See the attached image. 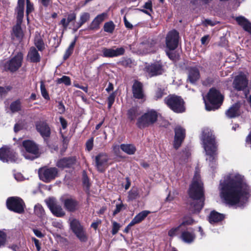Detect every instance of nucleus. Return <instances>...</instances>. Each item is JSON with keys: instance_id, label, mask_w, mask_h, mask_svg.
Wrapping results in <instances>:
<instances>
[{"instance_id": "nucleus-1", "label": "nucleus", "mask_w": 251, "mask_h": 251, "mask_svg": "<svg viewBox=\"0 0 251 251\" xmlns=\"http://www.w3.org/2000/svg\"><path fill=\"white\" fill-rule=\"evenodd\" d=\"M220 197L226 204L242 207L247 203L251 192L244 176L237 172L227 174L219 186Z\"/></svg>"}, {"instance_id": "nucleus-2", "label": "nucleus", "mask_w": 251, "mask_h": 251, "mask_svg": "<svg viewBox=\"0 0 251 251\" xmlns=\"http://www.w3.org/2000/svg\"><path fill=\"white\" fill-rule=\"evenodd\" d=\"M188 194L192 201L190 204V209L193 213L199 212L204 204V194L203 184L198 172H196L191 184L190 186Z\"/></svg>"}, {"instance_id": "nucleus-3", "label": "nucleus", "mask_w": 251, "mask_h": 251, "mask_svg": "<svg viewBox=\"0 0 251 251\" xmlns=\"http://www.w3.org/2000/svg\"><path fill=\"white\" fill-rule=\"evenodd\" d=\"M201 139L207 155L206 160L209 161L211 167L215 164L217 157V146L215 137L211 129L204 127L202 130Z\"/></svg>"}, {"instance_id": "nucleus-4", "label": "nucleus", "mask_w": 251, "mask_h": 251, "mask_svg": "<svg viewBox=\"0 0 251 251\" xmlns=\"http://www.w3.org/2000/svg\"><path fill=\"white\" fill-rule=\"evenodd\" d=\"M178 33L176 30L169 32L166 37V43L169 50L166 51L168 56L172 60H175L178 58V55L174 50L178 45Z\"/></svg>"}, {"instance_id": "nucleus-5", "label": "nucleus", "mask_w": 251, "mask_h": 251, "mask_svg": "<svg viewBox=\"0 0 251 251\" xmlns=\"http://www.w3.org/2000/svg\"><path fill=\"white\" fill-rule=\"evenodd\" d=\"M69 222L71 229L79 241L82 242H86L88 240V236L83 226L81 225L79 221L70 217L69 219Z\"/></svg>"}, {"instance_id": "nucleus-6", "label": "nucleus", "mask_w": 251, "mask_h": 251, "mask_svg": "<svg viewBox=\"0 0 251 251\" xmlns=\"http://www.w3.org/2000/svg\"><path fill=\"white\" fill-rule=\"evenodd\" d=\"M158 117L156 111H147L138 118L136 124L139 128H144L155 123Z\"/></svg>"}, {"instance_id": "nucleus-7", "label": "nucleus", "mask_w": 251, "mask_h": 251, "mask_svg": "<svg viewBox=\"0 0 251 251\" xmlns=\"http://www.w3.org/2000/svg\"><path fill=\"white\" fill-rule=\"evenodd\" d=\"M207 99L213 108L218 109L223 103L224 96L219 91L212 88L209 91Z\"/></svg>"}, {"instance_id": "nucleus-8", "label": "nucleus", "mask_w": 251, "mask_h": 251, "mask_svg": "<svg viewBox=\"0 0 251 251\" xmlns=\"http://www.w3.org/2000/svg\"><path fill=\"white\" fill-rule=\"evenodd\" d=\"M23 146L26 150L24 156L26 159L33 160L39 155L38 146L32 141L25 140L23 141Z\"/></svg>"}, {"instance_id": "nucleus-9", "label": "nucleus", "mask_w": 251, "mask_h": 251, "mask_svg": "<svg viewBox=\"0 0 251 251\" xmlns=\"http://www.w3.org/2000/svg\"><path fill=\"white\" fill-rule=\"evenodd\" d=\"M165 103L172 110H185L184 102L179 96L170 95L164 99Z\"/></svg>"}, {"instance_id": "nucleus-10", "label": "nucleus", "mask_w": 251, "mask_h": 251, "mask_svg": "<svg viewBox=\"0 0 251 251\" xmlns=\"http://www.w3.org/2000/svg\"><path fill=\"white\" fill-rule=\"evenodd\" d=\"M7 208L15 212L22 213L24 211L25 204L23 201L18 197H11L6 201Z\"/></svg>"}, {"instance_id": "nucleus-11", "label": "nucleus", "mask_w": 251, "mask_h": 251, "mask_svg": "<svg viewBox=\"0 0 251 251\" xmlns=\"http://www.w3.org/2000/svg\"><path fill=\"white\" fill-rule=\"evenodd\" d=\"M248 85V79L247 75L240 73L236 75L232 82L233 88L237 91H244Z\"/></svg>"}, {"instance_id": "nucleus-12", "label": "nucleus", "mask_w": 251, "mask_h": 251, "mask_svg": "<svg viewBox=\"0 0 251 251\" xmlns=\"http://www.w3.org/2000/svg\"><path fill=\"white\" fill-rule=\"evenodd\" d=\"M57 170L55 168H43L39 170L40 179L45 182H49L54 179L57 176Z\"/></svg>"}, {"instance_id": "nucleus-13", "label": "nucleus", "mask_w": 251, "mask_h": 251, "mask_svg": "<svg viewBox=\"0 0 251 251\" xmlns=\"http://www.w3.org/2000/svg\"><path fill=\"white\" fill-rule=\"evenodd\" d=\"M24 55L19 52L5 64V67L11 72H15L22 66Z\"/></svg>"}, {"instance_id": "nucleus-14", "label": "nucleus", "mask_w": 251, "mask_h": 251, "mask_svg": "<svg viewBox=\"0 0 251 251\" xmlns=\"http://www.w3.org/2000/svg\"><path fill=\"white\" fill-rule=\"evenodd\" d=\"M0 160L3 162H16L17 160V155L9 148L3 147L0 149Z\"/></svg>"}, {"instance_id": "nucleus-15", "label": "nucleus", "mask_w": 251, "mask_h": 251, "mask_svg": "<svg viewBox=\"0 0 251 251\" xmlns=\"http://www.w3.org/2000/svg\"><path fill=\"white\" fill-rule=\"evenodd\" d=\"M47 205L52 213L58 217H61L65 215L61 206L57 203L56 201L53 198H49L46 200Z\"/></svg>"}, {"instance_id": "nucleus-16", "label": "nucleus", "mask_w": 251, "mask_h": 251, "mask_svg": "<svg viewBox=\"0 0 251 251\" xmlns=\"http://www.w3.org/2000/svg\"><path fill=\"white\" fill-rule=\"evenodd\" d=\"M102 56L104 57L113 58L121 56L125 53V50L123 47L115 48H103Z\"/></svg>"}, {"instance_id": "nucleus-17", "label": "nucleus", "mask_w": 251, "mask_h": 251, "mask_svg": "<svg viewBox=\"0 0 251 251\" xmlns=\"http://www.w3.org/2000/svg\"><path fill=\"white\" fill-rule=\"evenodd\" d=\"M146 71L151 76L161 75L164 70L162 63L157 61L146 67Z\"/></svg>"}, {"instance_id": "nucleus-18", "label": "nucleus", "mask_w": 251, "mask_h": 251, "mask_svg": "<svg viewBox=\"0 0 251 251\" xmlns=\"http://www.w3.org/2000/svg\"><path fill=\"white\" fill-rule=\"evenodd\" d=\"M175 139L174 146L175 149H178L181 145L185 137V130L182 127L178 126L175 128Z\"/></svg>"}, {"instance_id": "nucleus-19", "label": "nucleus", "mask_w": 251, "mask_h": 251, "mask_svg": "<svg viewBox=\"0 0 251 251\" xmlns=\"http://www.w3.org/2000/svg\"><path fill=\"white\" fill-rule=\"evenodd\" d=\"M108 157L105 153H100L95 157L96 167L99 172H103L108 167Z\"/></svg>"}, {"instance_id": "nucleus-20", "label": "nucleus", "mask_w": 251, "mask_h": 251, "mask_svg": "<svg viewBox=\"0 0 251 251\" xmlns=\"http://www.w3.org/2000/svg\"><path fill=\"white\" fill-rule=\"evenodd\" d=\"M132 94L134 98L143 100L145 94L143 91V84L138 81H135L132 87Z\"/></svg>"}, {"instance_id": "nucleus-21", "label": "nucleus", "mask_w": 251, "mask_h": 251, "mask_svg": "<svg viewBox=\"0 0 251 251\" xmlns=\"http://www.w3.org/2000/svg\"><path fill=\"white\" fill-rule=\"evenodd\" d=\"M235 20L238 25L242 27L245 31L251 33V23L247 18L240 16L235 17Z\"/></svg>"}, {"instance_id": "nucleus-22", "label": "nucleus", "mask_w": 251, "mask_h": 251, "mask_svg": "<svg viewBox=\"0 0 251 251\" xmlns=\"http://www.w3.org/2000/svg\"><path fill=\"white\" fill-rule=\"evenodd\" d=\"M36 129L40 133L41 136L44 137H48L50 134V130L48 125L44 122H39L36 124Z\"/></svg>"}, {"instance_id": "nucleus-23", "label": "nucleus", "mask_w": 251, "mask_h": 251, "mask_svg": "<svg viewBox=\"0 0 251 251\" xmlns=\"http://www.w3.org/2000/svg\"><path fill=\"white\" fill-rule=\"evenodd\" d=\"M180 238L184 242L191 243L194 241L195 235L191 229H184L182 231Z\"/></svg>"}, {"instance_id": "nucleus-24", "label": "nucleus", "mask_w": 251, "mask_h": 251, "mask_svg": "<svg viewBox=\"0 0 251 251\" xmlns=\"http://www.w3.org/2000/svg\"><path fill=\"white\" fill-rule=\"evenodd\" d=\"M64 207L70 212L75 211L78 207V202L72 198H67L62 201Z\"/></svg>"}, {"instance_id": "nucleus-25", "label": "nucleus", "mask_w": 251, "mask_h": 251, "mask_svg": "<svg viewBox=\"0 0 251 251\" xmlns=\"http://www.w3.org/2000/svg\"><path fill=\"white\" fill-rule=\"evenodd\" d=\"M107 13L106 12H103L97 15L92 22L90 25V29H95L99 28L100 25L107 18Z\"/></svg>"}, {"instance_id": "nucleus-26", "label": "nucleus", "mask_w": 251, "mask_h": 251, "mask_svg": "<svg viewBox=\"0 0 251 251\" xmlns=\"http://www.w3.org/2000/svg\"><path fill=\"white\" fill-rule=\"evenodd\" d=\"M150 213V211L148 210H144L140 212L137 214L128 224L127 227H130L135 224H138L142 222L149 214Z\"/></svg>"}, {"instance_id": "nucleus-27", "label": "nucleus", "mask_w": 251, "mask_h": 251, "mask_svg": "<svg viewBox=\"0 0 251 251\" xmlns=\"http://www.w3.org/2000/svg\"><path fill=\"white\" fill-rule=\"evenodd\" d=\"M75 157L64 158L60 159L57 163V166L61 168L70 167L75 163Z\"/></svg>"}, {"instance_id": "nucleus-28", "label": "nucleus", "mask_w": 251, "mask_h": 251, "mask_svg": "<svg viewBox=\"0 0 251 251\" xmlns=\"http://www.w3.org/2000/svg\"><path fill=\"white\" fill-rule=\"evenodd\" d=\"M200 78L199 71L196 67L190 68L189 70L188 80L191 83H194Z\"/></svg>"}, {"instance_id": "nucleus-29", "label": "nucleus", "mask_w": 251, "mask_h": 251, "mask_svg": "<svg viewBox=\"0 0 251 251\" xmlns=\"http://www.w3.org/2000/svg\"><path fill=\"white\" fill-rule=\"evenodd\" d=\"M27 58L32 62H38L40 60V55L34 47H31L28 52Z\"/></svg>"}, {"instance_id": "nucleus-30", "label": "nucleus", "mask_w": 251, "mask_h": 251, "mask_svg": "<svg viewBox=\"0 0 251 251\" xmlns=\"http://www.w3.org/2000/svg\"><path fill=\"white\" fill-rule=\"evenodd\" d=\"M24 0H19L18 2V6L16 9L17 13V22L22 23L24 17Z\"/></svg>"}, {"instance_id": "nucleus-31", "label": "nucleus", "mask_w": 251, "mask_h": 251, "mask_svg": "<svg viewBox=\"0 0 251 251\" xmlns=\"http://www.w3.org/2000/svg\"><path fill=\"white\" fill-rule=\"evenodd\" d=\"M76 19V14L75 13H72L67 15V18H63L60 22V25H61L65 29H66L70 23L75 21Z\"/></svg>"}, {"instance_id": "nucleus-32", "label": "nucleus", "mask_w": 251, "mask_h": 251, "mask_svg": "<svg viewBox=\"0 0 251 251\" xmlns=\"http://www.w3.org/2000/svg\"><path fill=\"white\" fill-rule=\"evenodd\" d=\"M224 218L223 214L215 211H212L209 217V221L211 224H214L221 221Z\"/></svg>"}, {"instance_id": "nucleus-33", "label": "nucleus", "mask_w": 251, "mask_h": 251, "mask_svg": "<svg viewBox=\"0 0 251 251\" xmlns=\"http://www.w3.org/2000/svg\"><path fill=\"white\" fill-rule=\"evenodd\" d=\"M121 149L125 152L128 154H133L136 151L135 147L131 144H122Z\"/></svg>"}, {"instance_id": "nucleus-34", "label": "nucleus", "mask_w": 251, "mask_h": 251, "mask_svg": "<svg viewBox=\"0 0 251 251\" xmlns=\"http://www.w3.org/2000/svg\"><path fill=\"white\" fill-rule=\"evenodd\" d=\"M21 23L17 22L16 25L13 28V34L19 39L21 38L23 35L21 27Z\"/></svg>"}, {"instance_id": "nucleus-35", "label": "nucleus", "mask_w": 251, "mask_h": 251, "mask_svg": "<svg viewBox=\"0 0 251 251\" xmlns=\"http://www.w3.org/2000/svg\"><path fill=\"white\" fill-rule=\"evenodd\" d=\"M90 15L89 13L84 12L80 16L79 22L77 23V28L80 27L85 23L87 22L90 19Z\"/></svg>"}, {"instance_id": "nucleus-36", "label": "nucleus", "mask_w": 251, "mask_h": 251, "mask_svg": "<svg viewBox=\"0 0 251 251\" xmlns=\"http://www.w3.org/2000/svg\"><path fill=\"white\" fill-rule=\"evenodd\" d=\"M34 44L39 50L42 51L45 49L44 43L40 36H36Z\"/></svg>"}, {"instance_id": "nucleus-37", "label": "nucleus", "mask_w": 251, "mask_h": 251, "mask_svg": "<svg viewBox=\"0 0 251 251\" xmlns=\"http://www.w3.org/2000/svg\"><path fill=\"white\" fill-rule=\"evenodd\" d=\"M34 213L39 218H43L45 215V211L43 207L38 204L34 206Z\"/></svg>"}, {"instance_id": "nucleus-38", "label": "nucleus", "mask_w": 251, "mask_h": 251, "mask_svg": "<svg viewBox=\"0 0 251 251\" xmlns=\"http://www.w3.org/2000/svg\"><path fill=\"white\" fill-rule=\"evenodd\" d=\"M115 25L112 21H109L104 24L103 26L104 31L108 33H112L115 29Z\"/></svg>"}, {"instance_id": "nucleus-39", "label": "nucleus", "mask_w": 251, "mask_h": 251, "mask_svg": "<svg viewBox=\"0 0 251 251\" xmlns=\"http://www.w3.org/2000/svg\"><path fill=\"white\" fill-rule=\"evenodd\" d=\"M75 44V40L73 41L71 44L70 45L68 48L66 50L65 53L64 55L63 58L64 60L67 59L69 57V56L72 54L74 47Z\"/></svg>"}, {"instance_id": "nucleus-40", "label": "nucleus", "mask_w": 251, "mask_h": 251, "mask_svg": "<svg viewBox=\"0 0 251 251\" xmlns=\"http://www.w3.org/2000/svg\"><path fill=\"white\" fill-rule=\"evenodd\" d=\"M126 208V206L124 205L121 201V199L119 198L118 201L116 204V209L113 212V215H115L120 211Z\"/></svg>"}, {"instance_id": "nucleus-41", "label": "nucleus", "mask_w": 251, "mask_h": 251, "mask_svg": "<svg viewBox=\"0 0 251 251\" xmlns=\"http://www.w3.org/2000/svg\"><path fill=\"white\" fill-rule=\"evenodd\" d=\"M183 230L180 225L176 227H173L171 228L169 231H168V235L170 237H174L176 235L179 231H181L182 233V231Z\"/></svg>"}, {"instance_id": "nucleus-42", "label": "nucleus", "mask_w": 251, "mask_h": 251, "mask_svg": "<svg viewBox=\"0 0 251 251\" xmlns=\"http://www.w3.org/2000/svg\"><path fill=\"white\" fill-rule=\"evenodd\" d=\"M40 90L42 96L46 100H49L50 97L43 81L40 82Z\"/></svg>"}, {"instance_id": "nucleus-43", "label": "nucleus", "mask_w": 251, "mask_h": 251, "mask_svg": "<svg viewBox=\"0 0 251 251\" xmlns=\"http://www.w3.org/2000/svg\"><path fill=\"white\" fill-rule=\"evenodd\" d=\"M58 84L64 83L66 85H70L71 84L70 78L69 76L64 75L61 78L57 80Z\"/></svg>"}, {"instance_id": "nucleus-44", "label": "nucleus", "mask_w": 251, "mask_h": 251, "mask_svg": "<svg viewBox=\"0 0 251 251\" xmlns=\"http://www.w3.org/2000/svg\"><path fill=\"white\" fill-rule=\"evenodd\" d=\"M139 111H128V116L129 119L131 121L137 119L141 116L140 115Z\"/></svg>"}, {"instance_id": "nucleus-45", "label": "nucleus", "mask_w": 251, "mask_h": 251, "mask_svg": "<svg viewBox=\"0 0 251 251\" xmlns=\"http://www.w3.org/2000/svg\"><path fill=\"white\" fill-rule=\"evenodd\" d=\"M178 195V192L176 190H174L173 191L169 192L168 197L166 198V201H173Z\"/></svg>"}, {"instance_id": "nucleus-46", "label": "nucleus", "mask_w": 251, "mask_h": 251, "mask_svg": "<svg viewBox=\"0 0 251 251\" xmlns=\"http://www.w3.org/2000/svg\"><path fill=\"white\" fill-rule=\"evenodd\" d=\"M6 241V234L5 233L0 230V247L4 246Z\"/></svg>"}, {"instance_id": "nucleus-47", "label": "nucleus", "mask_w": 251, "mask_h": 251, "mask_svg": "<svg viewBox=\"0 0 251 251\" xmlns=\"http://www.w3.org/2000/svg\"><path fill=\"white\" fill-rule=\"evenodd\" d=\"M21 103L20 100H16L10 104V110H20Z\"/></svg>"}, {"instance_id": "nucleus-48", "label": "nucleus", "mask_w": 251, "mask_h": 251, "mask_svg": "<svg viewBox=\"0 0 251 251\" xmlns=\"http://www.w3.org/2000/svg\"><path fill=\"white\" fill-rule=\"evenodd\" d=\"M240 111H226V116L230 118H235L240 115Z\"/></svg>"}, {"instance_id": "nucleus-49", "label": "nucleus", "mask_w": 251, "mask_h": 251, "mask_svg": "<svg viewBox=\"0 0 251 251\" xmlns=\"http://www.w3.org/2000/svg\"><path fill=\"white\" fill-rule=\"evenodd\" d=\"M121 226L119 224L116 222H112V234L113 235L116 234L119 231Z\"/></svg>"}, {"instance_id": "nucleus-50", "label": "nucleus", "mask_w": 251, "mask_h": 251, "mask_svg": "<svg viewBox=\"0 0 251 251\" xmlns=\"http://www.w3.org/2000/svg\"><path fill=\"white\" fill-rule=\"evenodd\" d=\"M116 95L115 93L111 94L108 98V108H111L112 105L115 101Z\"/></svg>"}, {"instance_id": "nucleus-51", "label": "nucleus", "mask_w": 251, "mask_h": 251, "mask_svg": "<svg viewBox=\"0 0 251 251\" xmlns=\"http://www.w3.org/2000/svg\"><path fill=\"white\" fill-rule=\"evenodd\" d=\"M138 197V193L137 190H131L129 192L128 198L132 200L136 199Z\"/></svg>"}, {"instance_id": "nucleus-52", "label": "nucleus", "mask_w": 251, "mask_h": 251, "mask_svg": "<svg viewBox=\"0 0 251 251\" xmlns=\"http://www.w3.org/2000/svg\"><path fill=\"white\" fill-rule=\"evenodd\" d=\"M120 64L121 65L127 67H130L132 64V61L129 58H125L123 59L121 62Z\"/></svg>"}, {"instance_id": "nucleus-53", "label": "nucleus", "mask_w": 251, "mask_h": 251, "mask_svg": "<svg viewBox=\"0 0 251 251\" xmlns=\"http://www.w3.org/2000/svg\"><path fill=\"white\" fill-rule=\"evenodd\" d=\"M164 89H158L156 92L155 97L156 100L161 98L166 93L164 92Z\"/></svg>"}, {"instance_id": "nucleus-54", "label": "nucleus", "mask_w": 251, "mask_h": 251, "mask_svg": "<svg viewBox=\"0 0 251 251\" xmlns=\"http://www.w3.org/2000/svg\"><path fill=\"white\" fill-rule=\"evenodd\" d=\"M209 0H192L191 2L194 5H202L207 4L209 2Z\"/></svg>"}, {"instance_id": "nucleus-55", "label": "nucleus", "mask_w": 251, "mask_h": 251, "mask_svg": "<svg viewBox=\"0 0 251 251\" xmlns=\"http://www.w3.org/2000/svg\"><path fill=\"white\" fill-rule=\"evenodd\" d=\"M93 147V138L89 139L86 143V148L88 151L92 150Z\"/></svg>"}, {"instance_id": "nucleus-56", "label": "nucleus", "mask_w": 251, "mask_h": 251, "mask_svg": "<svg viewBox=\"0 0 251 251\" xmlns=\"http://www.w3.org/2000/svg\"><path fill=\"white\" fill-rule=\"evenodd\" d=\"M194 220L191 218H189L187 220H184L182 222V223L180 224V226L184 229L185 226L190 225L193 223Z\"/></svg>"}, {"instance_id": "nucleus-57", "label": "nucleus", "mask_w": 251, "mask_h": 251, "mask_svg": "<svg viewBox=\"0 0 251 251\" xmlns=\"http://www.w3.org/2000/svg\"><path fill=\"white\" fill-rule=\"evenodd\" d=\"M31 239L32 241L34 243L37 250L38 251H39L41 250L40 243L39 242V241L35 237H32Z\"/></svg>"}, {"instance_id": "nucleus-58", "label": "nucleus", "mask_w": 251, "mask_h": 251, "mask_svg": "<svg viewBox=\"0 0 251 251\" xmlns=\"http://www.w3.org/2000/svg\"><path fill=\"white\" fill-rule=\"evenodd\" d=\"M33 232L34 234L38 238H42L44 237V234L39 230L37 229H33Z\"/></svg>"}, {"instance_id": "nucleus-59", "label": "nucleus", "mask_w": 251, "mask_h": 251, "mask_svg": "<svg viewBox=\"0 0 251 251\" xmlns=\"http://www.w3.org/2000/svg\"><path fill=\"white\" fill-rule=\"evenodd\" d=\"M59 121L61 123L62 128L63 129H65L67 126V123L66 121L63 117H60Z\"/></svg>"}, {"instance_id": "nucleus-60", "label": "nucleus", "mask_w": 251, "mask_h": 251, "mask_svg": "<svg viewBox=\"0 0 251 251\" xmlns=\"http://www.w3.org/2000/svg\"><path fill=\"white\" fill-rule=\"evenodd\" d=\"M124 21L125 26L129 29H132L133 28V25L130 22L126 19V17L124 18Z\"/></svg>"}, {"instance_id": "nucleus-61", "label": "nucleus", "mask_w": 251, "mask_h": 251, "mask_svg": "<svg viewBox=\"0 0 251 251\" xmlns=\"http://www.w3.org/2000/svg\"><path fill=\"white\" fill-rule=\"evenodd\" d=\"M202 23L205 26H207L208 25L213 26L216 24L215 22H213L211 20L208 19L205 20L202 22Z\"/></svg>"}, {"instance_id": "nucleus-62", "label": "nucleus", "mask_w": 251, "mask_h": 251, "mask_svg": "<svg viewBox=\"0 0 251 251\" xmlns=\"http://www.w3.org/2000/svg\"><path fill=\"white\" fill-rule=\"evenodd\" d=\"M33 10V5L29 2L28 0H27L26 5V13L27 14L31 12Z\"/></svg>"}, {"instance_id": "nucleus-63", "label": "nucleus", "mask_w": 251, "mask_h": 251, "mask_svg": "<svg viewBox=\"0 0 251 251\" xmlns=\"http://www.w3.org/2000/svg\"><path fill=\"white\" fill-rule=\"evenodd\" d=\"M240 108V103L237 102L233 104L228 110H238Z\"/></svg>"}, {"instance_id": "nucleus-64", "label": "nucleus", "mask_w": 251, "mask_h": 251, "mask_svg": "<svg viewBox=\"0 0 251 251\" xmlns=\"http://www.w3.org/2000/svg\"><path fill=\"white\" fill-rule=\"evenodd\" d=\"M14 177H15V178L17 181H22L24 180V176L21 173L15 174L14 175Z\"/></svg>"}]
</instances>
